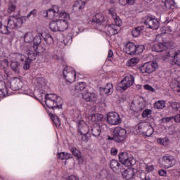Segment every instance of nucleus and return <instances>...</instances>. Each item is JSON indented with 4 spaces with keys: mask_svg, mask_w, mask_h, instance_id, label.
Listing matches in <instances>:
<instances>
[{
    "mask_svg": "<svg viewBox=\"0 0 180 180\" xmlns=\"http://www.w3.org/2000/svg\"><path fill=\"white\" fill-rule=\"evenodd\" d=\"M43 35L41 34H38L36 37H34L33 41V47L31 49H28L27 53L28 58L25 55L18 54L17 58L21 63H24L23 69L25 70H30V63L36 60V57H37V50L39 49V46L41 43V37Z\"/></svg>",
    "mask_w": 180,
    "mask_h": 180,
    "instance_id": "f257e3e1",
    "label": "nucleus"
},
{
    "mask_svg": "<svg viewBox=\"0 0 180 180\" xmlns=\"http://www.w3.org/2000/svg\"><path fill=\"white\" fill-rule=\"evenodd\" d=\"M77 139L79 141H88L91 134H89V128L82 121L78 122V129H77Z\"/></svg>",
    "mask_w": 180,
    "mask_h": 180,
    "instance_id": "f03ea898",
    "label": "nucleus"
},
{
    "mask_svg": "<svg viewBox=\"0 0 180 180\" xmlns=\"http://www.w3.org/2000/svg\"><path fill=\"white\" fill-rule=\"evenodd\" d=\"M126 134H127L126 129L117 127L113 130L112 136H108V140L115 143H123L126 140Z\"/></svg>",
    "mask_w": 180,
    "mask_h": 180,
    "instance_id": "7ed1b4c3",
    "label": "nucleus"
},
{
    "mask_svg": "<svg viewBox=\"0 0 180 180\" xmlns=\"http://www.w3.org/2000/svg\"><path fill=\"white\" fill-rule=\"evenodd\" d=\"M168 43H160L155 44L152 50L153 51H156L157 53H162V57L163 60H167L168 57H171V50L168 48Z\"/></svg>",
    "mask_w": 180,
    "mask_h": 180,
    "instance_id": "20e7f679",
    "label": "nucleus"
},
{
    "mask_svg": "<svg viewBox=\"0 0 180 180\" xmlns=\"http://www.w3.org/2000/svg\"><path fill=\"white\" fill-rule=\"evenodd\" d=\"M158 68V63L155 62H147L139 68V71L141 72V74L145 75H149V74H153Z\"/></svg>",
    "mask_w": 180,
    "mask_h": 180,
    "instance_id": "39448f33",
    "label": "nucleus"
},
{
    "mask_svg": "<svg viewBox=\"0 0 180 180\" xmlns=\"http://www.w3.org/2000/svg\"><path fill=\"white\" fill-rule=\"evenodd\" d=\"M63 78L69 82V84H72V82H75V79H77V72L74 70V68L66 66L63 71Z\"/></svg>",
    "mask_w": 180,
    "mask_h": 180,
    "instance_id": "423d86ee",
    "label": "nucleus"
},
{
    "mask_svg": "<svg viewBox=\"0 0 180 180\" xmlns=\"http://www.w3.org/2000/svg\"><path fill=\"white\" fill-rule=\"evenodd\" d=\"M118 158L121 164L124 167H132L133 165H136V159L129 158V154L126 152L120 153Z\"/></svg>",
    "mask_w": 180,
    "mask_h": 180,
    "instance_id": "0eeeda50",
    "label": "nucleus"
},
{
    "mask_svg": "<svg viewBox=\"0 0 180 180\" xmlns=\"http://www.w3.org/2000/svg\"><path fill=\"white\" fill-rule=\"evenodd\" d=\"M134 84V76L129 75L124 77V79L118 84L117 89L120 91H126L128 88Z\"/></svg>",
    "mask_w": 180,
    "mask_h": 180,
    "instance_id": "6e6552de",
    "label": "nucleus"
},
{
    "mask_svg": "<svg viewBox=\"0 0 180 180\" xmlns=\"http://www.w3.org/2000/svg\"><path fill=\"white\" fill-rule=\"evenodd\" d=\"M176 164V159L172 155H166L162 158L160 165L165 169L172 168Z\"/></svg>",
    "mask_w": 180,
    "mask_h": 180,
    "instance_id": "1a4fd4ad",
    "label": "nucleus"
},
{
    "mask_svg": "<svg viewBox=\"0 0 180 180\" xmlns=\"http://www.w3.org/2000/svg\"><path fill=\"white\" fill-rule=\"evenodd\" d=\"M22 25H23V20L22 18L11 17L7 19L8 29H19V27H22Z\"/></svg>",
    "mask_w": 180,
    "mask_h": 180,
    "instance_id": "9d476101",
    "label": "nucleus"
},
{
    "mask_svg": "<svg viewBox=\"0 0 180 180\" xmlns=\"http://www.w3.org/2000/svg\"><path fill=\"white\" fill-rule=\"evenodd\" d=\"M107 122L109 124L116 126L122 123L120 115L116 112H110L107 114Z\"/></svg>",
    "mask_w": 180,
    "mask_h": 180,
    "instance_id": "9b49d317",
    "label": "nucleus"
},
{
    "mask_svg": "<svg viewBox=\"0 0 180 180\" xmlns=\"http://www.w3.org/2000/svg\"><path fill=\"white\" fill-rule=\"evenodd\" d=\"M122 176L124 179L130 180V179H134L137 178V175H139V172L137 170V169L134 168H128L125 169L124 172L122 170Z\"/></svg>",
    "mask_w": 180,
    "mask_h": 180,
    "instance_id": "f8f14e48",
    "label": "nucleus"
},
{
    "mask_svg": "<svg viewBox=\"0 0 180 180\" xmlns=\"http://www.w3.org/2000/svg\"><path fill=\"white\" fill-rule=\"evenodd\" d=\"M144 24L148 29H153V30H157L160 27V22L150 16L146 17Z\"/></svg>",
    "mask_w": 180,
    "mask_h": 180,
    "instance_id": "ddd939ff",
    "label": "nucleus"
},
{
    "mask_svg": "<svg viewBox=\"0 0 180 180\" xmlns=\"http://www.w3.org/2000/svg\"><path fill=\"white\" fill-rule=\"evenodd\" d=\"M110 167L115 174H120V172L124 170V168H123L124 165L122 163H119L116 160H112L110 161Z\"/></svg>",
    "mask_w": 180,
    "mask_h": 180,
    "instance_id": "4468645a",
    "label": "nucleus"
},
{
    "mask_svg": "<svg viewBox=\"0 0 180 180\" xmlns=\"http://www.w3.org/2000/svg\"><path fill=\"white\" fill-rule=\"evenodd\" d=\"M58 12H60V8L58 6H53L51 8H49L46 11V17L49 19H54L58 16Z\"/></svg>",
    "mask_w": 180,
    "mask_h": 180,
    "instance_id": "2eb2a0df",
    "label": "nucleus"
},
{
    "mask_svg": "<svg viewBox=\"0 0 180 180\" xmlns=\"http://www.w3.org/2000/svg\"><path fill=\"white\" fill-rule=\"evenodd\" d=\"M105 30L107 36H115V34L119 33V27L115 25V24L107 25Z\"/></svg>",
    "mask_w": 180,
    "mask_h": 180,
    "instance_id": "dca6fc26",
    "label": "nucleus"
},
{
    "mask_svg": "<svg viewBox=\"0 0 180 180\" xmlns=\"http://www.w3.org/2000/svg\"><path fill=\"white\" fill-rule=\"evenodd\" d=\"M82 98L86 102H96L98 96L95 93L86 92L82 94Z\"/></svg>",
    "mask_w": 180,
    "mask_h": 180,
    "instance_id": "f3484780",
    "label": "nucleus"
},
{
    "mask_svg": "<svg viewBox=\"0 0 180 180\" xmlns=\"http://www.w3.org/2000/svg\"><path fill=\"white\" fill-rule=\"evenodd\" d=\"M125 53L129 56L136 54V44L133 42H128L125 45Z\"/></svg>",
    "mask_w": 180,
    "mask_h": 180,
    "instance_id": "a211bd4d",
    "label": "nucleus"
},
{
    "mask_svg": "<svg viewBox=\"0 0 180 180\" xmlns=\"http://www.w3.org/2000/svg\"><path fill=\"white\" fill-rule=\"evenodd\" d=\"M105 20V16L102 13H97L93 16L91 20L92 25H102Z\"/></svg>",
    "mask_w": 180,
    "mask_h": 180,
    "instance_id": "6ab92c4d",
    "label": "nucleus"
},
{
    "mask_svg": "<svg viewBox=\"0 0 180 180\" xmlns=\"http://www.w3.org/2000/svg\"><path fill=\"white\" fill-rule=\"evenodd\" d=\"M85 5H86V2L82 0H77L73 5V11H80L82 12L85 8Z\"/></svg>",
    "mask_w": 180,
    "mask_h": 180,
    "instance_id": "aec40b11",
    "label": "nucleus"
},
{
    "mask_svg": "<svg viewBox=\"0 0 180 180\" xmlns=\"http://www.w3.org/2000/svg\"><path fill=\"white\" fill-rule=\"evenodd\" d=\"M45 103L49 109H57V108H60L61 105V102L52 100H45Z\"/></svg>",
    "mask_w": 180,
    "mask_h": 180,
    "instance_id": "412c9836",
    "label": "nucleus"
},
{
    "mask_svg": "<svg viewBox=\"0 0 180 180\" xmlns=\"http://www.w3.org/2000/svg\"><path fill=\"white\" fill-rule=\"evenodd\" d=\"M58 27L59 32H65L68 29V22L66 20H58Z\"/></svg>",
    "mask_w": 180,
    "mask_h": 180,
    "instance_id": "4be33fe9",
    "label": "nucleus"
},
{
    "mask_svg": "<svg viewBox=\"0 0 180 180\" xmlns=\"http://www.w3.org/2000/svg\"><path fill=\"white\" fill-rule=\"evenodd\" d=\"M139 127L141 129H142L143 127H146L147 130L143 131V133H145V136H146V137H150V136H153V133H154V129H153V127L148 125L146 126V124L141 123L139 124Z\"/></svg>",
    "mask_w": 180,
    "mask_h": 180,
    "instance_id": "5701e85b",
    "label": "nucleus"
},
{
    "mask_svg": "<svg viewBox=\"0 0 180 180\" xmlns=\"http://www.w3.org/2000/svg\"><path fill=\"white\" fill-rule=\"evenodd\" d=\"M70 151L74 157H75L79 160V162H84V158L81 155V152L78 149H77V148L72 147L70 149Z\"/></svg>",
    "mask_w": 180,
    "mask_h": 180,
    "instance_id": "b1692460",
    "label": "nucleus"
},
{
    "mask_svg": "<svg viewBox=\"0 0 180 180\" xmlns=\"http://www.w3.org/2000/svg\"><path fill=\"white\" fill-rule=\"evenodd\" d=\"M8 6V13L12 15L11 17L16 18L19 15V12L16 11V6L12 3H9Z\"/></svg>",
    "mask_w": 180,
    "mask_h": 180,
    "instance_id": "393cba45",
    "label": "nucleus"
},
{
    "mask_svg": "<svg viewBox=\"0 0 180 180\" xmlns=\"http://www.w3.org/2000/svg\"><path fill=\"white\" fill-rule=\"evenodd\" d=\"M91 134L94 137L101 136V125H99V124L96 123L93 125L91 129Z\"/></svg>",
    "mask_w": 180,
    "mask_h": 180,
    "instance_id": "a878e982",
    "label": "nucleus"
},
{
    "mask_svg": "<svg viewBox=\"0 0 180 180\" xmlns=\"http://www.w3.org/2000/svg\"><path fill=\"white\" fill-rule=\"evenodd\" d=\"M144 30V27H134L131 31V34L133 37H139L141 33H143V31Z\"/></svg>",
    "mask_w": 180,
    "mask_h": 180,
    "instance_id": "bb28decb",
    "label": "nucleus"
},
{
    "mask_svg": "<svg viewBox=\"0 0 180 180\" xmlns=\"http://www.w3.org/2000/svg\"><path fill=\"white\" fill-rule=\"evenodd\" d=\"M45 100L53 101L56 102H61V97L58 96L56 94H51L45 96Z\"/></svg>",
    "mask_w": 180,
    "mask_h": 180,
    "instance_id": "cd10ccee",
    "label": "nucleus"
},
{
    "mask_svg": "<svg viewBox=\"0 0 180 180\" xmlns=\"http://www.w3.org/2000/svg\"><path fill=\"white\" fill-rule=\"evenodd\" d=\"M22 88L20 82L18 80H13L12 82H10V89L12 91H19Z\"/></svg>",
    "mask_w": 180,
    "mask_h": 180,
    "instance_id": "c85d7f7f",
    "label": "nucleus"
},
{
    "mask_svg": "<svg viewBox=\"0 0 180 180\" xmlns=\"http://www.w3.org/2000/svg\"><path fill=\"white\" fill-rule=\"evenodd\" d=\"M49 28L51 32H59L58 20L51 21L49 23Z\"/></svg>",
    "mask_w": 180,
    "mask_h": 180,
    "instance_id": "c756f323",
    "label": "nucleus"
},
{
    "mask_svg": "<svg viewBox=\"0 0 180 180\" xmlns=\"http://www.w3.org/2000/svg\"><path fill=\"white\" fill-rule=\"evenodd\" d=\"M11 70L14 71L16 74H19L20 71V63L18 61H13L11 63Z\"/></svg>",
    "mask_w": 180,
    "mask_h": 180,
    "instance_id": "7c9ffc66",
    "label": "nucleus"
},
{
    "mask_svg": "<svg viewBox=\"0 0 180 180\" xmlns=\"http://www.w3.org/2000/svg\"><path fill=\"white\" fill-rule=\"evenodd\" d=\"M34 37H33V33L27 32L24 34V41L25 43H33V39Z\"/></svg>",
    "mask_w": 180,
    "mask_h": 180,
    "instance_id": "2f4dec72",
    "label": "nucleus"
},
{
    "mask_svg": "<svg viewBox=\"0 0 180 180\" xmlns=\"http://www.w3.org/2000/svg\"><path fill=\"white\" fill-rule=\"evenodd\" d=\"M86 88V83L85 82H79L77 83L75 85V91L76 92H81V91H84Z\"/></svg>",
    "mask_w": 180,
    "mask_h": 180,
    "instance_id": "473e14b6",
    "label": "nucleus"
},
{
    "mask_svg": "<svg viewBox=\"0 0 180 180\" xmlns=\"http://www.w3.org/2000/svg\"><path fill=\"white\" fill-rule=\"evenodd\" d=\"M7 94L6 85L5 84V82H1L0 86V98H5Z\"/></svg>",
    "mask_w": 180,
    "mask_h": 180,
    "instance_id": "72a5a7b5",
    "label": "nucleus"
},
{
    "mask_svg": "<svg viewBox=\"0 0 180 180\" xmlns=\"http://www.w3.org/2000/svg\"><path fill=\"white\" fill-rule=\"evenodd\" d=\"M169 103L174 112L176 113H179L180 112V103L169 102Z\"/></svg>",
    "mask_w": 180,
    "mask_h": 180,
    "instance_id": "f704fd0d",
    "label": "nucleus"
},
{
    "mask_svg": "<svg viewBox=\"0 0 180 180\" xmlns=\"http://www.w3.org/2000/svg\"><path fill=\"white\" fill-rule=\"evenodd\" d=\"M103 92L106 95H109L113 92V85L110 83H108L107 85L103 88Z\"/></svg>",
    "mask_w": 180,
    "mask_h": 180,
    "instance_id": "c9c22d12",
    "label": "nucleus"
},
{
    "mask_svg": "<svg viewBox=\"0 0 180 180\" xmlns=\"http://www.w3.org/2000/svg\"><path fill=\"white\" fill-rule=\"evenodd\" d=\"M103 118V115L101 114H92L91 117V120L94 122H101Z\"/></svg>",
    "mask_w": 180,
    "mask_h": 180,
    "instance_id": "e433bc0d",
    "label": "nucleus"
},
{
    "mask_svg": "<svg viewBox=\"0 0 180 180\" xmlns=\"http://www.w3.org/2000/svg\"><path fill=\"white\" fill-rule=\"evenodd\" d=\"M140 61V60H139V58H131L127 63V65L129 67H135V65H137V64H139V62Z\"/></svg>",
    "mask_w": 180,
    "mask_h": 180,
    "instance_id": "4c0bfd02",
    "label": "nucleus"
},
{
    "mask_svg": "<svg viewBox=\"0 0 180 180\" xmlns=\"http://www.w3.org/2000/svg\"><path fill=\"white\" fill-rule=\"evenodd\" d=\"M154 108L155 109H164L165 108V101L160 100L154 103Z\"/></svg>",
    "mask_w": 180,
    "mask_h": 180,
    "instance_id": "58836bf2",
    "label": "nucleus"
},
{
    "mask_svg": "<svg viewBox=\"0 0 180 180\" xmlns=\"http://www.w3.org/2000/svg\"><path fill=\"white\" fill-rule=\"evenodd\" d=\"M136 180H150V176H147L146 173H138Z\"/></svg>",
    "mask_w": 180,
    "mask_h": 180,
    "instance_id": "ea45409f",
    "label": "nucleus"
},
{
    "mask_svg": "<svg viewBox=\"0 0 180 180\" xmlns=\"http://www.w3.org/2000/svg\"><path fill=\"white\" fill-rule=\"evenodd\" d=\"M0 33H2V34H9L11 32L9 31L8 25H4L1 22V26H0Z\"/></svg>",
    "mask_w": 180,
    "mask_h": 180,
    "instance_id": "a19ab883",
    "label": "nucleus"
},
{
    "mask_svg": "<svg viewBox=\"0 0 180 180\" xmlns=\"http://www.w3.org/2000/svg\"><path fill=\"white\" fill-rule=\"evenodd\" d=\"M58 18H60V19H63L62 20H67L68 19H70V14L65 11H62L58 13Z\"/></svg>",
    "mask_w": 180,
    "mask_h": 180,
    "instance_id": "79ce46f5",
    "label": "nucleus"
},
{
    "mask_svg": "<svg viewBox=\"0 0 180 180\" xmlns=\"http://www.w3.org/2000/svg\"><path fill=\"white\" fill-rule=\"evenodd\" d=\"M120 5L124 6L125 5H134L136 0H119Z\"/></svg>",
    "mask_w": 180,
    "mask_h": 180,
    "instance_id": "37998d69",
    "label": "nucleus"
},
{
    "mask_svg": "<svg viewBox=\"0 0 180 180\" xmlns=\"http://www.w3.org/2000/svg\"><path fill=\"white\" fill-rule=\"evenodd\" d=\"M37 84L39 88L44 86L46 85V79L44 77H37Z\"/></svg>",
    "mask_w": 180,
    "mask_h": 180,
    "instance_id": "c03bdc74",
    "label": "nucleus"
},
{
    "mask_svg": "<svg viewBox=\"0 0 180 180\" xmlns=\"http://www.w3.org/2000/svg\"><path fill=\"white\" fill-rule=\"evenodd\" d=\"M51 120L53 122L55 126L58 127L61 126V121L58 119V117L52 115L51 117Z\"/></svg>",
    "mask_w": 180,
    "mask_h": 180,
    "instance_id": "a18cd8bd",
    "label": "nucleus"
},
{
    "mask_svg": "<svg viewBox=\"0 0 180 180\" xmlns=\"http://www.w3.org/2000/svg\"><path fill=\"white\" fill-rule=\"evenodd\" d=\"M162 4L164 9H172L169 0H162Z\"/></svg>",
    "mask_w": 180,
    "mask_h": 180,
    "instance_id": "49530a36",
    "label": "nucleus"
},
{
    "mask_svg": "<svg viewBox=\"0 0 180 180\" xmlns=\"http://www.w3.org/2000/svg\"><path fill=\"white\" fill-rule=\"evenodd\" d=\"M144 46L143 45H136V53L135 54H141L144 51Z\"/></svg>",
    "mask_w": 180,
    "mask_h": 180,
    "instance_id": "de8ad7c7",
    "label": "nucleus"
},
{
    "mask_svg": "<svg viewBox=\"0 0 180 180\" xmlns=\"http://www.w3.org/2000/svg\"><path fill=\"white\" fill-rule=\"evenodd\" d=\"M173 120L175 121V117H167L162 118L161 122L162 123H168L169 122H172Z\"/></svg>",
    "mask_w": 180,
    "mask_h": 180,
    "instance_id": "09e8293b",
    "label": "nucleus"
},
{
    "mask_svg": "<svg viewBox=\"0 0 180 180\" xmlns=\"http://www.w3.org/2000/svg\"><path fill=\"white\" fill-rule=\"evenodd\" d=\"M151 113H153V111L151 110L146 109L142 113V117L146 118L148 116V115H151Z\"/></svg>",
    "mask_w": 180,
    "mask_h": 180,
    "instance_id": "8fccbe9b",
    "label": "nucleus"
},
{
    "mask_svg": "<svg viewBox=\"0 0 180 180\" xmlns=\"http://www.w3.org/2000/svg\"><path fill=\"white\" fill-rule=\"evenodd\" d=\"M114 22L115 23V26H117L118 28L122 26V20H120V18L119 16L114 18Z\"/></svg>",
    "mask_w": 180,
    "mask_h": 180,
    "instance_id": "3c124183",
    "label": "nucleus"
},
{
    "mask_svg": "<svg viewBox=\"0 0 180 180\" xmlns=\"http://www.w3.org/2000/svg\"><path fill=\"white\" fill-rule=\"evenodd\" d=\"M44 40L49 44H51V43L53 41V37H51L50 34L46 35V38H44Z\"/></svg>",
    "mask_w": 180,
    "mask_h": 180,
    "instance_id": "603ef678",
    "label": "nucleus"
},
{
    "mask_svg": "<svg viewBox=\"0 0 180 180\" xmlns=\"http://www.w3.org/2000/svg\"><path fill=\"white\" fill-rule=\"evenodd\" d=\"M174 58L175 63L180 60V51H177L175 52Z\"/></svg>",
    "mask_w": 180,
    "mask_h": 180,
    "instance_id": "864d4df0",
    "label": "nucleus"
},
{
    "mask_svg": "<svg viewBox=\"0 0 180 180\" xmlns=\"http://www.w3.org/2000/svg\"><path fill=\"white\" fill-rule=\"evenodd\" d=\"M109 13L112 16V19H115L117 17V14H116V12L113 10V8L109 9Z\"/></svg>",
    "mask_w": 180,
    "mask_h": 180,
    "instance_id": "5fc2aeb1",
    "label": "nucleus"
},
{
    "mask_svg": "<svg viewBox=\"0 0 180 180\" xmlns=\"http://www.w3.org/2000/svg\"><path fill=\"white\" fill-rule=\"evenodd\" d=\"M144 89H146V91H150V92H155V89L154 88H153V86H151L149 84H146L144 86Z\"/></svg>",
    "mask_w": 180,
    "mask_h": 180,
    "instance_id": "6e6d98bb",
    "label": "nucleus"
},
{
    "mask_svg": "<svg viewBox=\"0 0 180 180\" xmlns=\"http://www.w3.org/2000/svg\"><path fill=\"white\" fill-rule=\"evenodd\" d=\"M158 174H159L160 176H167V172H166V170L160 169L158 171Z\"/></svg>",
    "mask_w": 180,
    "mask_h": 180,
    "instance_id": "4d7b16f0",
    "label": "nucleus"
},
{
    "mask_svg": "<svg viewBox=\"0 0 180 180\" xmlns=\"http://www.w3.org/2000/svg\"><path fill=\"white\" fill-rule=\"evenodd\" d=\"M57 156L58 160H65V152L58 153Z\"/></svg>",
    "mask_w": 180,
    "mask_h": 180,
    "instance_id": "13d9d810",
    "label": "nucleus"
},
{
    "mask_svg": "<svg viewBox=\"0 0 180 180\" xmlns=\"http://www.w3.org/2000/svg\"><path fill=\"white\" fill-rule=\"evenodd\" d=\"M36 13H37V9H34L32 11H31L27 15V18H30V16H32V15L33 16H34L36 15Z\"/></svg>",
    "mask_w": 180,
    "mask_h": 180,
    "instance_id": "bf43d9fd",
    "label": "nucleus"
},
{
    "mask_svg": "<svg viewBox=\"0 0 180 180\" xmlns=\"http://www.w3.org/2000/svg\"><path fill=\"white\" fill-rule=\"evenodd\" d=\"M146 169L147 172H153L154 171V165H147Z\"/></svg>",
    "mask_w": 180,
    "mask_h": 180,
    "instance_id": "052dcab7",
    "label": "nucleus"
},
{
    "mask_svg": "<svg viewBox=\"0 0 180 180\" xmlns=\"http://www.w3.org/2000/svg\"><path fill=\"white\" fill-rule=\"evenodd\" d=\"M174 122H176V123H180V112L174 117Z\"/></svg>",
    "mask_w": 180,
    "mask_h": 180,
    "instance_id": "680f3d73",
    "label": "nucleus"
},
{
    "mask_svg": "<svg viewBox=\"0 0 180 180\" xmlns=\"http://www.w3.org/2000/svg\"><path fill=\"white\" fill-rule=\"evenodd\" d=\"M174 20H172V19H171L169 17H167L165 21L164 22V23H165V25H168V23H173Z\"/></svg>",
    "mask_w": 180,
    "mask_h": 180,
    "instance_id": "e2e57ef3",
    "label": "nucleus"
},
{
    "mask_svg": "<svg viewBox=\"0 0 180 180\" xmlns=\"http://www.w3.org/2000/svg\"><path fill=\"white\" fill-rule=\"evenodd\" d=\"M70 158H72V155L65 152V160H70Z\"/></svg>",
    "mask_w": 180,
    "mask_h": 180,
    "instance_id": "0e129e2a",
    "label": "nucleus"
},
{
    "mask_svg": "<svg viewBox=\"0 0 180 180\" xmlns=\"http://www.w3.org/2000/svg\"><path fill=\"white\" fill-rule=\"evenodd\" d=\"M169 6H171L172 9L175 8V1L174 0H169Z\"/></svg>",
    "mask_w": 180,
    "mask_h": 180,
    "instance_id": "69168bd1",
    "label": "nucleus"
},
{
    "mask_svg": "<svg viewBox=\"0 0 180 180\" xmlns=\"http://www.w3.org/2000/svg\"><path fill=\"white\" fill-rule=\"evenodd\" d=\"M111 155H117V149H116L115 148H112L111 149Z\"/></svg>",
    "mask_w": 180,
    "mask_h": 180,
    "instance_id": "338daca9",
    "label": "nucleus"
},
{
    "mask_svg": "<svg viewBox=\"0 0 180 180\" xmlns=\"http://www.w3.org/2000/svg\"><path fill=\"white\" fill-rule=\"evenodd\" d=\"M113 57V51L109 50L108 54V58H112Z\"/></svg>",
    "mask_w": 180,
    "mask_h": 180,
    "instance_id": "774afa93",
    "label": "nucleus"
}]
</instances>
